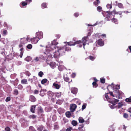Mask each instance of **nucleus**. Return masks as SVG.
<instances>
[{
    "label": "nucleus",
    "mask_w": 131,
    "mask_h": 131,
    "mask_svg": "<svg viewBox=\"0 0 131 131\" xmlns=\"http://www.w3.org/2000/svg\"><path fill=\"white\" fill-rule=\"evenodd\" d=\"M48 97L50 98H52V100L53 101V100H54L55 98H55V96L54 95V93L50 91H49L48 92Z\"/></svg>",
    "instance_id": "12"
},
{
    "label": "nucleus",
    "mask_w": 131,
    "mask_h": 131,
    "mask_svg": "<svg viewBox=\"0 0 131 131\" xmlns=\"http://www.w3.org/2000/svg\"><path fill=\"white\" fill-rule=\"evenodd\" d=\"M86 103H84L82 105V110H83L84 109H85L86 107Z\"/></svg>",
    "instance_id": "45"
},
{
    "label": "nucleus",
    "mask_w": 131,
    "mask_h": 131,
    "mask_svg": "<svg viewBox=\"0 0 131 131\" xmlns=\"http://www.w3.org/2000/svg\"><path fill=\"white\" fill-rule=\"evenodd\" d=\"M29 130L30 131H36L34 128L32 126H30L29 127Z\"/></svg>",
    "instance_id": "47"
},
{
    "label": "nucleus",
    "mask_w": 131,
    "mask_h": 131,
    "mask_svg": "<svg viewBox=\"0 0 131 131\" xmlns=\"http://www.w3.org/2000/svg\"><path fill=\"white\" fill-rule=\"evenodd\" d=\"M29 100L32 102H34L36 100L35 97L33 95H31L29 97Z\"/></svg>",
    "instance_id": "21"
},
{
    "label": "nucleus",
    "mask_w": 131,
    "mask_h": 131,
    "mask_svg": "<svg viewBox=\"0 0 131 131\" xmlns=\"http://www.w3.org/2000/svg\"><path fill=\"white\" fill-rule=\"evenodd\" d=\"M125 101L127 102H131V96L128 98L126 99Z\"/></svg>",
    "instance_id": "42"
},
{
    "label": "nucleus",
    "mask_w": 131,
    "mask_h": 131,
    "mask_svg": "<svg viewBox=\"0 0 131 131\" xmlns=\"http://www.w3.org/2000/svg\"><path fill=\"white\" fill-rule=\"evenodd\" d=\"M43 75V73L42 71L39 72L38 73V75L39 77H42Z\"/></svg>",
    "instance_id": "46"
},
{
    "label": "nucleus",
    "mask_w": 131,
    "mask_h": 131,
    "mask_svg": "<svg viewBox=\"0 0 131 131\" xmlns=\"http://www.w3.org/2000/svg\"><path fill=\"white\" fill-rule=\"evenodd\" d=\"M106 7L107 8L111 9L112 8V6L111 4H107L106 5Z\"/></svg>",
    "instance_id": "43"
},
{
    "label": "nucleus",
    "mask_w": 131,
    "mask_h": 131,
    "mask_svg": "<svg viewBox=\"0 0 131 131\" xmlns=\"http://www.w3.org/2000/svg\"><path fill=\"white\" fill-rule=\"evenodd\" d=\"M49 50L47 51L46 50V52H44V53L46 54H51L52 53H53V57L55 58H58L59 57L60 55V53H59L57 49H54V50Z\"/></svg>",
    "instance_id": "5"
},
{
    "label": "nucleus",
    "mask_w": 131,
    "mask_h": 131,
    "mask_svg": "<svg viewBox=\"0 0 131 131\" xmlns=\"http://www.w3.org/2000/svg\"><path fill=\"white\" fill-rule=\"evenodd\" d=\"M19 121L21 123V124L22 125H24L23 124V123H24V122H25V121L24 119H21Z\"/></svg>",
    "instance_id": "44"
},
{
    "label": "nucleus",
    "mask_w": 131,
    "mask_h": 131,
    "mask_svg": "<svg viewBox=\"0 0 131 131\" xmlns=\"http://www.w3.org/2000/svg\"><path fill=\"white\" fill-rule=\"evenodd\" d=\"M64 80L68 82V81L69 80V79L68 77H64Z\"/></svg>",
    "instance_id": "64"
},
{
    "label": "nucleus",
    "mask_w": 131,
    "mask_h": 131,
    "mask_svg": "<svg viewBox=\"0 0 131 131\" xmlns=\"http://www.w3.org/2000/svg\"><path fill=\"white\" fill-rule=\"evenodd\" d=\"M113 13L115 15L119 14L120 15H121L122 14V12L120 11L119 12H116L115 10L114 9L112 11Z\"/></svg>",
    "instance_id": "19"
},
{
    "label": "nucleus",
    "mask_w": 131,
    "mask_h": 131,
    "mask_svg": "<svg viewBox=\"0 0 131 131\" xmlns=\"http://www.w3.org/2000/svg\"><path fill=\"white\" fill-rule=\"evenodd\" d=\"M110 128H109V131H114V129L112 128V126L110 127Z\"/></svg>",
    "instance_id": "59"
},
{
    "label": "nucleus",
    "mask_w": 131,
    "mask_h": 131,
    "mask_svg": "<svg viewBox=\"0 0 131 131\" xmlns=\"http://www.w3.org/2000/svg\"><path fill=\"white\" fill-rule=\"evenodd\" d=\"M20 41V43L19 45V47L20 48L19 50L21 51L20 56V57L21 58L23 54V52L22 51L23 49V45L27 43V39L24 38L21 39Z\"/></svg>",
    "instance_id": "4"
},
{
    "label": "nucleus",
    "mask_w": 131,
    "mask_h": 131,
    "mask_svg": "<svg viewBox=\"0 0 131 131\" xmlns=\"http://www.w3.org/2000/svg\"><path fill=\"white\" fill-rule=\"evenodd\" d=\"M123 105V104L122 103H119L117 108H120L122 107Z\"/></svg>",
    "instance_id": "32"
},
{
    "label": "nucleus",
    "mask_w": 131,
    "mask_h": 131,
    "mask_svg": "<svg viewBox=\"0 0 131 131\" xmlns=\"http://www.w3.org/2000/svg\"><path fill=\"white\" fill-rule=\"evenodd\" d=\"M71 92L73 94H76L78 92V89L75 88H73L71 89Z\"/></svg>",
    "instance_id": "18"
},
{
    "label": "nucleus",
    "mask_w": 131,
    "mask_h": 131,
    "mask_svg": "<svg viewBox=\"0 0 131 131\" xmlns=\"http://www.w3.org/2000/svg\"><path fill=\"white\" fill-rule=\"evenodd\" d=\"M56 49L58 50L59 53H60V55H62L64 54L65 51L64 47H57Z\"/></svg>",
    "instance_id": "10"
},
{
    "label": "nucleus",
    "mask_w": 131,
    "mask_h": 131,
    "mask_svg": "<svg viewBox=\"0 0 131 131\" xmlns=\"http://www.w3.org/2000/svg\"><path fill=\"white\" fill-rule=\"evenodd\" d=\"M37 117V116L34 115H30L29 117L30 118H32L33 119H34L36 118Z\"/></svg>",
    "instance_id": "34"
},
{
    "label": "nucleus",
    "mask_w": 131,
    "mask_h": 131,
    "mask_svg": "<svg viewBox=\"0 0 131 131\" xmlns=\"http://www.w3.org/2000/svg\"><path fill=\"white\" fill-rule=\"evenodd\" d=\"M118 100L115 98L112 99V100L109 101V102L111 103L112 105L109 104V106L112 109L114 108V105L118 102Z\"/></svg>",
    "instance_id": "7"
},
{
    "label": "nucleus",
    "mask_w": 131,
    "mask_h": 131,
    "mask_svg": "<svg viewBox=\"0 0 131 131\" xmlns=\"http://www.w3.org/2000/svg\"><path fill=\"white\" fill-rule=\"evenodd\" d=\"M84 125L83 124L79 126V127L78 128V129L80 131H85V128H84Z\"/></svg>",
    "instance_id": "22"
},
{
    "label": "nucleus",
    "mask_w": 131,
    "mask_h": 131,
    "mask_svg": "<svg viewBox=\"0 0 131 131\" xmlns=\"http://www.w3.org/2000/svg\"><path fill=\"white\" fill-rule=\"evenodd\" d=\"M43 128V127L42 125L38 126L37 127V130L38 131H41Z\"/></svg>",
    "instance_id": "23"
},
{
    "label": "nucleus",
    "mask_w": 131,
    "mask_h": 131,
    "mask_svg": "<svg viewBox=\"0 0 131 131\" xmlns=\"http://www.w3.org/2000/svg\"><path fill=\"white\" fill-rule=\"evenodd\" d=\"M107 94H108V93H106L105 94V96L106 98L107 99V100L109 102V101L112 100V99H110V98H109V97H108L107 95Z\"/></svg>",
    "instance_id": "36"
},
{
    "label": "nucleus",
    "mask_w": 131,
    "mask_h": 131,
    "mask_svg": "<svg viewBox=\"0 0 131 131\" xmlns=\"http://www.w3.org/2000/svg\"><path fill=\"white\" fill-rule=\"evenodd\" d=\"M75 101L76 103L78 105H80V101L79 99H75Z\"/></svg>",
    "instance_id": "30"
},
{
    "label": "nucleus",
    "mask_w": 131,
    "mask_h": 131,
    "mask_svg": "<svg viewBox=\"0 0 131 131\" xmlns=\"http://www.w3.org/2000/svg\"><path fill=\"white\" fill-rule=\"evenodd\" d=\"M47 80L46 79H44L42 80L41 81V83L42 84H44L47 82Z\"/></svg>",
    "instance_id": "33"
},
{
    "label": "nucleus",
    "mask_w": 131,
    "mask_h": 131,
    "mask_svg": "<svg viewBox=\"0 0 131 131\" xmlns=\"http://www.w3.org/2000/svg\"><path fill=\"white\" fill-rule=\"evenodd\" d=\"M72 129V128L71 127H69L66 130V131H71Z\"/></svg>",
    "instance_id": "61"
},
{
    "label": "nucleus",
    "mask_w": 131,
    "mask_h": 131,
    "mask_svg": "<svg viewBox=\"0 0 131 131\" xmlns=\"http://www.w3.org/2000/svg\"><path fill=\"white\" fill-rule=\"evenodd\" d=\"M52 58V56L51 54H49L47 57V59L46 60V62L48 64H49L51 67L52 69H54L56 67V63L54 62H52L49 63L48 61L49 59H51Z\"/></svg>",
    "instance_id": "6"
},
{
    "label": "nucleus",
    "mask_w": 131,
    "mask_h": 131,
    "mask_svg": "<svg viewBox=\"0 0 131 131\" xmlns=\"http://www.w3.org/2000/svg\"><path fill=\"white\" fill-rule=\"evenodd\" d=\"M14 94L16 95H17L18 94V91L17 90L15 89L14 90Z\"/></svg>",
    "instance_id": "55"
},
{
    "label": "nucleus",
    "mask_w": 131,
    "mask_h": 131,
    "mask_svg": "<svg viewBox=\"0 0 131 131\" xmlns=\"http://www.w3.org/2000/svg\"><path fill=\"white\" fill-rule=\"evenodd\" d=\"M6 41L7 40L5 39H4V40H3V39H0V41H2L4 44H5L6 43Z\"/></svg>",
    "instance_id": "49"
},
{
    "label": "nucleus",
    "mask_w": 131,
    "mask_h": 131,
    "mask_svg": "<svg viewBox=\"0 0 131 131\" xmlns=\"http://www.w3.org/2000/svg\"><path fill=\"white\" fill-rule=\"evenodd\" d=\"M97 10L99 12H101L102 10V7L100 6H98L97 7Z\"/></svg>",
    "instance_id": "41"
},
{
    "label": "nucleus",
    "mask_w": 131,
    "mask_h": 131,
    "mask_svg": "<svg viewBox=\"0 0 131 131\" xmlns=\"http://www.w3.org/2000/svg\"><path fill=\"white\" fill-rule=\"evenodd\" d=\"M109 93L110 95L118 99L120 98V96H123L124 95L123 92L118 90H116V91H113V92H110Z\"/></svg>",
    "instance_id": "3"
},
{
    "label": "nucleus",
    "mask_w": 131,
    "mask_h": 131,
    "mask_svg": "<svg viewBox=\"0 0 131 131\" xmlns=\"http://www.w3.org/2000/svg\"><path fill=\"white\" fill-rule=\"evenodd\" d=\"M58 69L59 71H61L62 70L63 66L61 65H60L58 67Z\"/></svg>",
    "instance_id": "37"
},
{
    "label": "nucleus",
    "mask_w": 131,
    "mask_h": 131,
    "mask_svg": "<svg viewBox=\"0 0 131 131\" xmlns=\"http://www.w3.org/2000/svg\"><path fill=\"white\" fill-rule=\"evenodd\" d=\"M72 124L73 126H75L77 124V122L73 120L72 122Z\"/></svg>",
    "instance_id": "35"
},
{
    "label": "nucleus",
    "mask_w": 131,
    "mask_h": 131,
    "mask_svg": "<svg viewBox=\"0 0 131 131\" xmlns=\"http://www.w3.org/2000/svg\"><path fill=\"white\" fill-rule=\"evenodd\" d=\"M46 90V89H41L40 91V93L39 95L42 97L44 96L45 95Z\"/></svg>",
    "instance_id": "17"
},
{
    "label": "nucleus",
    "mask_w": 131,
    "mask_h": 131,
    "mask_svg": "<svg viewBox=\"0 0 131 131\" xmlns=\"http://www.w3.org/2000/svg\"><path fill=\"white\" fill-rule=\"evenodd\" d=\"M58 43L56 40H54L52 41L51 44L48 45L46 46V47L44 48L46 50H54V49H56L57 47L56 45Z\"/></svg>",
    "instance_id": "2"
},
{
    "label": "nucleus",
    "mask_w": 131,
    "mask_h": 131,
    "mask_svg": "<svg viewBox=\"0 0 131 131\" xmlns=\"http://www.w3.org/2000/svg\"><path fill=\"white\" fill-rule=\"evenodd\" d=\"M41 6L43 8H46L47 7L46 3H42L41 4Z\"/></svg>",
    "instance_id": "39"
},
{
    "label": "nucleus",
    "mask_w": 131,
    "mask_h": 131,
    "mask_svg": "<svg viewBox=\"0 0 131 131\" xmlns=\"http://www.w3.org/2000/svg\"><path fill=\"white\" fill-rule=\"evenodd\" d=\"M27 48L29 49H31L32 47V45L31 44H28L27 46Z\"/></svg>",
    "instance_id": "51"
},
{
    "label": "nucleus",
    "mask_w": 131,
    "mask_h": 131,
    "mask_svg": "<svg viewBox=\"0 0 131 131\" xmlns=\"http://www.w3.org/2000/svg\"><path fill=\"white\" fill-rule=\"evenodd\" d=\"M78 120L79 122L81 123H82L84 122V119L82 117H80L79 118Z\"/></svg>",
    "instance_id": "25"
},
{
    "label": "nucleus",
    "mask_w": 131,
    "mask_h": 131,
    "mask_svg": "<svg viewBox=\"0 0 131 131\" xmlns=\"http://www.w3.org/2000/svg\"><path fill=\"white\" fill-rule=\"evenodd\" d=\"M66 115L67 117L69 118L71 115V114L70 112H67L66 113Z\"/></svg>",
    "instance_id": "31"
},
{
    "label": "nucleus",
    "mask_w": 131,
    "mask_h": 131,
    "mask_svg": "<svg viewBox=\"0 0 131 131\" xmlns=\"http://www.w3.org/2000/svg\"><path fill=\"white\" fill-rule=\"evenodd\" d=\"M36 37L39 40L42 38L43 37V33H36Z\"/></svg>",
    "instance_id": "16"
},
{
    "label": "nucleus",
    "mask_w": 131,
    "mask_h": 131,
    "mask_svg": "<svg viewBox=\"0 0 131 131\" xmlns=\"http://www.w3.org/2000/svg\"><path fill=\"white\" fill-rule=\"evenodd\" d=\"M117 6L119 8H124L123 5L121 3H118L117 4Z\"/></svg>",
    "instance_id": "29"
},
{
    "label": "nucleus",
    "mask_w": 131,
    "mask_h": 131,
    "mask_svg": "<svg viewBox=\"0 0 131 131\" xmlns=\"http://www.w3.org/2000/svg\"><path fill=\"white\" fill-rule=\"evenodd\" d=\"M110 87L112 88L114 91H116V90H118L120 89L119 85H114L113 83H112L111 85H108V87Z\"/></svg>",
    "instance_id": "11"
},
{
    "label": "nucleus",
    "mask_w": 131,
    "mask_h": 131,
    "mask_svg": "<svg viewBox=\"0 0 131 131\" xmlns=\"http://www.w3.org/2000/svg\"><path fill=\"white\" fill-rule=\"evenodd\" d=\"M93 87L94 88H96L98 86L96 82H94L92 83Z\"/></svg>",
    "instance_id": "40"
},
{
    "label": "nucleus",
    "mask_w": 131,
    "mask_h": 131,
    "mask_svg": "<svg viewBox=\"0 0 131 131\" xmlns=\"http://www.w3.org/2000/svg\"><path fill=\"white\" fill-rule=\"evenodd\" d=\"M96 57V56H89L88 58L91 60L93 61L95 60Z\"/></svg>",
    "instance_id": "27"
},
{
    "label": "nucleus",
    "mask_w": 131,
    "mask_h": 131,
    "mask_svg": "<svg viewBox=\"0 0 131 131\" xmlns=\"http://www.w3.org/2000/svg\"><path fill=\"white\" fill-rule=\"evenodd\" d=\"M112 11H107L105 13V16L106 17V18L108 20H110L109 19L112 17V16L113 14Z\"/></svg>",
    "instance_id": "9"
},
{
    "label": "nucleus",
    "mask_w": 131,
    "mask_h": 131,
    "mask_svg": "<svg viewBox=\"0 0 131 131\" xmlns=\"http://www.w3.org/2000/svg\"><path fill=\"white\" fill-rule=\"evenodd\" d=\"M74 15L75 17H78L79 15V14L78 13H74Z\"/></svg>",
    "instance_id": "62"
},
{
    "label": "nucleus",
    "mask_w": 131,
    "mask_h": 131,
    "mask_svg": "<svg viewBox=\"0 0 131 131\" xmlns=\"http://www.w3.org/2000/svg\"><path fill=\"white\" fill-rule=\"evenodd\" d=\"M77 106L75 104H72L71 105L70 110L71 112H74Z\"/></svg>",
    "instance_id": "13"
},
{
    "label": "nucleus",
    "mask_w": 131,
    "mask_h": 131,
    "mask_svg": "<svg viewBox=\"0 0 131 131\" xmlns=\"http://www.w3.org/2000/svg\"><path fill=\"white\" fill-rule=\"evenodd\" d=\"M67 45H66L64 48L65 51H70L71 50L70 48L69 47H67Z\"/></svg>",
    "instance_id": "28"
},
{
    "label": "nucleus",
    "mask_w": 131,
    "mask_h": 131,
    "mask_svg": "<svg viewBox=\"0 0 131 131\" xmlns=\"http://www.w3.org/2000/svg\"><path fill=\"white\" fill-rule=\"evenodd\" d=\"M10 100V98L9 97H7L5 101L6 102H8Z\"/></svg>",
    "instance_id": "56"
},
{
    "label": "nucleus",
    "mask_w": 131,
    "mask_h": 131,
    "mask_svg": "<svg viewBox=\"0 0 131 131\" xmlns=\"http://www.w3.org/2000/svg\"><path fill=\"white\" fill-rule=\"evenodd\" d=\"M31 42L33 44L36 43L39 40V39H38L36 37H34L30 39Z\"/></svg>",
    "instance_id": "15"
},
{
    "label": "nucleus",
    "mask_w": 131,
    "mask_h": 131,
    "mask_svg": "<svg viewBox=\"0 0 131 131\" xmlns=\"http://www.w3.org/2000/svg\"><path fill=\"white\" fill-rule=\"evenodd\" d=\"M40 58L38 57H35L34 59V60L36 62L38 61L39 60Z\"/></svg>",
    "instance_id": "48"
},
{
    "label": "nucleus",
    "mask_w": 131,
    "mask_h": 131,
    "mask_svg": "<svg viewBox=\"0 0 131 131\" xmlns=\"http://www.w3.org/2000/svg\"><path fill=\"white\" fill-rule=\"evenodd\" d=\"M31 59V58L29 57H27L26 58V60L27 61H29Z\"/></svg>",
    "instance_id": "57"
},
{
    "label": "nucleus",
    "mask_w": 131,
    "mask_h": 131,
    "mask_svg": "<svg viewBox=\"0 0 131 131\" xmlns=\"http://www.w3.org/2000/svg\"><path fill=\"white\" fill-rule=\"evenodd\" d=\"M100 3V1H94L93 2L94 4L96 6H98L99 4Z\"/></svg>",
    "instance_id": "38"
},
{
    "label": "nucleus",
    "mask_w": 131,
    "mask_h": 131,
    "mask_svg": "<svg viewBox=\"0 0 131 131\" xmlns=\"http://www.w3.org/2000/svg\"><path fill=\"white\" fill-rule=\"evenodd\" d=\"M35 107L36 106L35 105H33L31 106L30 109V111L32 113H35L34 110Z\"/></svg>",
    "instance_id": "24"
},
{
    "label": "nucleus",
    "mask_w": 131,
    "mask_h": 131,
    "mask_svg": "<svg viewBox=\"0 0 131 131\" xmlns=\"http://www.w3.org/2000/svg\"><path fill=\"white\" fill-rule=\"evenodd\" d=\"M115 17V16L114 15H113V18L111 19L112 21V22L115 23V24H118V22L117 20V19L114 18Z\"/></svg>",
    "instance_id": "20"
},
{
    "label": "nucleus",
    "mask_w": 131,
    "mask_h": 131,
    "mask_svg": "<svg viewBox=\"0 0 131 131\" xmlns=\"http://www.w3.org/2000/svg\"><path fill=\"white\" fill-rule=\"evenodd\" d=\"M5 129L6 131H10V128L8 127H6Z\"/></svg>",
    "instance_id": "60"
},
{
    "label": "nucleus",
    "mask_w": 131,
    "mask_h": 131,
    "mask_svg": "<svg viewBox=\"0 0 131 131\" xmlns=\"http://www.w3.org/2000/svg\"><path fill=\"white\" fill-rule=\"evenodd\" d=\"M123 116L124 118H127L128 117V115L127 114L125 113L123 115Z\"/></svg>",
    "instance_id": "58"
},
{
    "label": "nucleus",
    "mask_w": 131,
    "mask_h": 131,
    "mask_svg": "<svg viewBox=\"0 0 131 131\" xmlns=\"http://www.w3.org/2000/svg\"><path fill=\"white\" fill-rule=\"evenodd\" d=\"M27 3L24 2H21V4L23 6H25L27 5Z\"/></svg>",
    "instance_id": "52"
},
{
    "label": "nucleus",
    "mask_w": 131,
    "mask_h": 131,
    "mask_svg": "<svg viewBox=\"0 0 131 131\" xmlns=\"http://www.w3.org/2000/svg\"><path fill=\"white\" fill-rule=\"evenodd\" d=\"M21 83L23 84H26L27 83V80L24 79L21 80Z\"/></svg>",
    "instance_id": "26"
},
{
    "label": "nucleus",
    "mask_w": 131,
    "mask_h": 131,
    "mask_svg": "<svg viewBox=\"0 0 131 131\" xmlns=\"http://www.w3.org/2000/svg\"><path fill=\"white\" fill-rule=\"evenodd\" d=\"M54 128L55 129H58L59 128V126L57 124H55L54 126Z\"/></svg>",
    "instance_id": "50"
},
{
    "label": "nucleus",
    "mask_w": 131,
    "mask_h": 131,
    "mask_svg": "<svg viewBox=\"0 0 131 131\" xmlns=\"http://www.w3.org/2000/svg\"><path fill=\"white\" fill-rule=\"evenodd\" d=\"M96 42L99 46H103L104 45V42L102 41V39H99L96 41Z\"/></svg>",
    "instance_id": "14"
},
{
    "label": "nucleus",
    "mask_w": 131,
    "mask_h": 131,
    "mask_svg": "<svg viewBox=\"0 0 131 131\" xmlns=\"http://www.w3.org/2000/svg\"><path fill=\"white\" fill-rule=\"evenodd\" d=\"M101 82L102 83H104L105 82V79L101 78L100 79Z\"/></svg>",
    "instance_id": "53"
},
{
    "label": "nucleus",
    "mask_w": 131,
    "mask_h": 131,
    "mask_svg": "<svg viewBox=\"0 0 131 131\" xmlns=\"http://www.w3.org/2000/svg\"><path fill=\"white\" fill-rule=\"evenodd\" d=\"M61 86L60 83L56 81L53 83L52 87L54 89L58 90L60 88Z\"/></svg>",
    "instance_id": "8"
},
{
    "label": "nucleus",
    "mask_w": 131,
    "mask_h": 131,
    "mask_svg": "<svg viewBox=\"0 0 131 131\" xmlns=\"http://www.w3.org/2000/svg\"><path fill=\"white\" fill-rule=\"evenodd\" d=\"M88 40V36H87L83 38L82 39V40L77 41L74 43H73L72 41H70L67 42V43L68 45L70 46H74L76 44H78L77 46L79 47H81L83 45V47L84 49H85L84 46L86 45V41Z\"/></svg>",
    "instance_id": "1"
},
{
    "label": "nucleus",
    "mask_w": 131,
    "mask_h": 131,
    "mask_svg": "<svg viewBox=\"0 0 131 131\" xmlns=\"http://www.w3.org/2000/svg\"><path fill=\"white\" fill-rule=\"evenodd\" d=\"M18 88L19 89L21 90L23 88V86L21 84H19L18 86Z\"/></svg>",
    "instance_id": "54"
},
{
    "label": "nucleus",
    "mask_w": 131,
    "mask_h": 131,
    "mask_svg": "<svg viewBox=\"0 0 131 131\" xmlns=\"http://www.w3.org/2000/svg\"><path fill=\"white\" fill-rule=\"evenodd\" d=\"M61 92H60V93H56V96H57L58 97H59L61 96Z\"/></svg>",
    "instance_id": "63"
}]
</instances>
